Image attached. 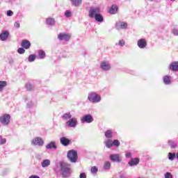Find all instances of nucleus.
I'll return each mask as SVG.
<instances>
[{"instance_id":"f257e3e1","label":"nucleus","mask_w":178,"mask_h":178,"mask_svg":"<svg viewBox=\"0 0 178 178\" xmlns=\"http://www.w3.org/2000/svg\"><path fill=\"white\" fill-rule=\"evenodd\" d=\"M60 170L59 172L63 178L70 177L72 175V165L65 161H60L59 163Z\"/></svg>"},{"instance_id":"f03ea898","label":"nucleus","mask_w":178,"mask_h":178,"mask_svg":"<svg viewBox=\"0 0 178 178\" xmlns=\"http://www.w3.org/2000/svg\"><path fill=\"white\" fill-rule=\"evenodd\" d=\"M88 99L92 104H98L99 102H101V95L92 92L88 94Z\"/></svg>"},{"instance_id":"7ed1b4c3","label":"nucleus","mask_w":178,"mask_h":178,"mask_svg":"<svg viewBox=\"0 0 178 178\" xmlns=\"http://www.w3.org/2000/svg\"><path fill=\"white\" fill-rule=\"evenodd\" d=\"M67 158L68 159V161H70V162L72 163H76V162H77L78 158L77 152L74 149L68 151Z\"/></svg>"},{"instance_id":"20e7f679","label":"nucleus","mask_w":178,"mask_h":178,"mask_svg":"<svg viewBox=\"0 0 178 178\" xmlns=\"http://www.w3.org/2000/svg\"><path fill=\"white\" fill-rule=\"evenodd\" d=\"M99 13H101V8L99 7H90L88 11V16L90 19H94Z\"/></svg>"},{"instance_id":"39448f33","label":"nucleus","mask_w":178,"mask_h":178,"mask_svg":"<svg viewBox=\"0 0 178 178\" xmlns=\"http://www.w3.org/2000/svg\"><path fill=\"white\" fill-rule=\"evenodd\" d=\"M0 123H1L3 126H9L10 123V115L3 114L0 116Z\"/></svg>"},{"instance_id":"423d86ee","label":"nucleus","mask_w":178,"mask_h":178,"mask_svg":"<svg viewBox=\"0 0 178 178\" xmlns=\"http://www.w3.org/2000/svg\"><path fill=\"white\" fill-rule=\"evenodd\" d=\"M31 145H34L35 147H42V145H44V140L40 136L35 137L32 139Z\"/></svg>"},{"instance_id":"0eeeda50","label":"nucleus","mask_w":178,"mask_h":178,"mask_svg":"<svg viewBox=\"0 0 178 178\" xmlns=\"http://www.w3.org/2000/svg\"><path fill=\"white\" fill-rule=\"evenodd\" d=\"M100 69L103 70V72H109V70L112 69V67L109 61L103 60L100 63Z\"/></svg>"},{"instance_id":"6e6552de","label":"nucleus","mask_w":178,"mask_h":178,"mask_svg":"<svg viewBox=\"0 0 178 178\" xmlns=\"http://www.w3.org/2000/svg\"><path fill=\"white\" fill-rule=\"evenodd\" d=\"M94 122V117L91 114L83 115L81 118V123H92Z\"/></svg>"},{"instance_id":"1a4fd4ad","label":"nucleus","mask_w":178,"mask_h":178,"mask_svg":"<svg viewBox=\"0 0 178 178\" xmlns=\"http://www.w3.org/2000/svg\"><path fill=\"white\" fill-rule=\"evenodd\" d=\"M71 37L70 34L66 33H61L58 35V39L60 41H70Z\"/></svg>"},{"instance_id":"9d476101","label":"nucleus","mask_w":178,"mask_h":178,"mask_svg":"<svg viewBox=\"0 0 178 178\" xmlns=\"http://www.w3.org/2000/svg\"><path fill=\"white\" fill-rule=\"evenodd\" d=\"M127 23L122 21H118L115 23V29L117 30H126L127 29Z\"/></svg>"},{"instance_id":"9b49d317","label":"nucleus","mask_w":178,"mask_h":178,"mask_svg":"<svg viewBox=\"0 0 178 178\" xmlns=\"http://www.w3.org/2000/svg\"><path fill=\"white\" fill-rule=\"evenodd\" d=\"M66 124L67 127H72V129H75V127L77 126V118H72L70 120L67 121Z\"/></svg>"},{"instance_id":"f8f14e48","label":"nucleus","mask_w":178,"mask_h":178,"mask_svg":"<svg viewBox=\"0 0 178 178\" xmlns=\"http://www.w3.org/2000/svg\"><path fill=\"white\" fill-rule=\"evenodd\" d=\"M110 159L112 162H117L118 163H120L122 162V157L119 154H111Z\"/></svg>"},{"instance_id":"ddd939ff","label":"nucleus","mask_w":178,"mask_h":178,"mask_svg":"<svg viewBox=\"0 0 178 178\" xmlns=\"http://www.w3.org/2000/svg\"><path fill=\"white\" fill-rule=\"evenodd\" d=\"M137 45L140 49H144L147 47V40L142 38L137 42Z\"/></svg>"},{"instance_id":"4468645a","label":"nucleus","mask_w":178,"mask_h":178,"mask_svg":"<svg viewBox=\"0 0 178 178\" xmlns=\"http://www.w3.org/2000/svg\"><path fill=\"white\" fill-rule=\"evenodd\" d=\"M9 38V31H3L0 33V40L1 41H6Z\"/></svg>"},{"instance_id":"2eb2a0df","label":"nucleus","mask_w":178,"mask_h":178,"mask_svg":"<svg viewBox=\"0 0 178 178\" xmlns=\"http://www.w3.org/2000/svg\"><path fill=\"white\" fill-rule=\"evenodd\" d=\"M140 163V159L138 157L136 158H131V160L128 162L129 166H137Z\"/></svg>"},{"instance_id":"dca6fc26","label":"nucleus","mask_w":178,"mask_h":178,"mask_svg":"<svg viewBox=\"0 0 178 178\" xmlns=\"http://www.w3.org/2000/svg\"><path fill=\"white\" fill-rule=\"evenodd\" d=\"M22 47L24 49H29L31 47V43L28 40H23L22 41Z\"/></svg>"},{"instance_id":"f3484780","label":"nucleus","mask_w":178,"mask_h":178,"mask_svg":"<svg viewBox=\"0 0 178 178\" xmlns=\"http://www.w3.org/2000/svg\"><path fill=\"white\" fill-rule=\"evenodd\" d=\"M60 143L63 145L64 147H67L69 144H70V140L66 137H62L60 138Z\"/></svg>"},{"instance_id":"a211bd4d","label":"nucleus","mask_w":178,"mask_h":178,"mask_svg":"<svg viewBox=\"0 0 178 178\" xmlns=\"http://www.w3.org/2000/svg\"><path fill=\"white\" fill-rule=\"evenodd\" d=\"M57 148L58 146H56V143L55 141H51L46 145L47 149H57Z\"/></svg>"},{"instance_id":"6ab92c4d","label":"nucleus","mask_w":178,"mask_h":178,"mask_svg":"<svg viewBox=\"0 0 178 178\" xmlns=\"http://www.w3.org/2000/svg\"><path fill=\"white\" fill-rule=\"evenodd\" d=\"M104 136L108 140L113 138V131L112 129H108L104 132Z\"/></svg>"},{"instance_id":"aec40b11","label":"nucleus","mask_w":178,"mask_h":178,"mask_svg":"<svg viewBox=\"0 0 178 178\" xmlns=\"http://www.w3.org/2000/svg\"><path fill=\"white\" fill-rule=\"evenodd\" d=\"M170 70L172 72H178V62L175 61L170 65Z\"/></svg>"},{"instance_id":"412c9836","label":"nucleus","mask_w":178,"mask_h":178,"mask_svg":"<svg viewBox=\"0 0 178 178\" xmlns=\"http://www.w3.org/2000/svg\"><path fill=\"white\" fill-rule=\"evenodd\" d=\"M118 6L113 5L108 10V13H111V15H115L118 13Z\"/></svg>"},{"instance_id":"4be33fe9","label":"nucleus","mask_w":178,"mask_h":178,"mask_svg":"<svg viewBox=\"0 0 178 178\" xmlns=\"http://www.w3.org/2000/svg\"><path fill=\"white\" fill-rule=\"evenodd\" d=\"M104 144L106 148H112L113 147V140L107 139V140L104 141Z\"/></svg>"},{"instance_id":"5701e85b","label":"nucleus","mask_w":178,"mask_h":178,"mask_svg":"<svg viewBox=\"0 0 178 178\" xmlns=\"http://www.w3.org/2000/svg\"><path fill=\"white\" fill-rule=\"evenodd\" d=\"M51 165V160L44 159L41 163L42 168H48Z\"/></svg>"},{"instance_id":"b1692460","label":"nucleus","mask_w":178,"mask_h":178,"mask_svg":"<svg viewBox=\"0 0 178 178\" xmlns=\"http://www.w3.org/2000/svg\"><path fill=\"white\" fill-rule=\"evenodd\" d=\"M93 19H95V20H96V22H98L99 23H102V22H104V17H102L101 13L94 17Z\"/></svg>"},{"instance_id":"393cba45","label":"nucleus","mask_w":178,"mask_h":178,"mask_svg":"<svg viewBox=\"0 0 178 178\" xmlns=\"http://www.w3.org/2000/svg\"><path fill=\"white\" fill-rule=\"evenodd\" d=\"M71 3L73 6L79 7L81 5L83 1L82 0H70Z\"/></svg>"},{"instance_id":"a878e982","label":"nucleus","mask_w":178,"mask_h":178,"mask_svg":"<svg viewBox=\"0 0 178 178\" xmlns=\"http://www.w3.org/2000/svg\"><path fill=\"white\" fill-rule=\"evenodd\" d=\"M8 86V82L6 81H0V92L3 91V88Z\"/></svg>"},{"instance_id":"bb28decb","label":"nucleus","mask_w":178,"mask_h":178,"mask_svg":"<svg viewBox=\"0 0 178 178\" xmlns=\"http://www.w3.org/2000/svg\"><path fill=\"white\" fill-rule=\"evenodd\" d=\"M163 81L164 84L169 86V84H170V76L168 75L165 76L163 79Z\"/></svg>"},{"instance_id":"cd10ccee","label":"nucleus","mask_w":178,"mask_h":178,"mask_svg":"<svg viewBox=\"0 0 178 178\" xmlns=\"http://www.w3.org/2000/svg\"><path fill=\"white\" fill-rule=\"evenodd\" d=\"M46 22L49 26H55V19L54 18H47Z\"/></svg>"},{"instance_id":"c85d7f7f","label":"nucleus","mask_w":178,"mask_h":178,"mask_svg":"<svg viewBox=\"0 0 178 178\" xmlns=\"http://www.w3.org/2000/svg\"><path fill=\"white\" fill-rule=\"evenodd\" d=\"M38 54L40 59H45V51H44L43 50H38Z\"/></svg>"},{"instance_id":"c756f323","label":"nucleus","mask_w":178,"mask_h":178,"mask_svg":"<svg viewBox=\"0 0 178 178\" xmlns=\"http://www.w3.org/2000/svg\"><path fill=\"white\" fill-rule=\"evenodd\" d=\"M168 158L169 161H175V159L176 158V153L169 152L168 154Z\"/></svg>"},{"instance_id":"7c9ffc66","label":"nucleus","mask_w":178,"mask_h":178,"mask_svg":"<svg viewBox=\"0 0 178 178\" xmlns=\"http://www.w3.org/2000/svg\"><path fill=\"white\" fill-rule=\"evenodd\" d=\"M63 120H70L72 119V114L70 113H66L63 115Z\"/></svg>"},{"instance_id":"2f4dec72","label":"nucleus","mask_w":178,"mask_h":178,"mask_svg":"<svg viewBox=\"0 0 178 178\" xmlns=\"http://www.w3.org/2000/svg\"><path fill=\"white\" fill-rule=\"evenodd\" d=\"M168 145H170L171 149H175L176 147H177V143L173 141V140H169Z\"/></svg>"},{"instance_id":"473e14b6","label":"nucleus","mask_w":178,"mask_h":178,"mask_svg":"<svg viewBox=\"0 0 178 178\" xmlns=\"http://www.w3.org/2000/svg\"><path fill=\"white\" fill-rule=\"evenodd\" d=\"M111 162L105 161L103 168L105 170H109V169H111Z\"/></svg>"},{"instance_id":"72a5a7b5","label":"nucleus","mask_w":178,"mask_h":178,"mask_svg":"<svg viewBox=\"0 0 178 178\" xmlns=\"http://www.w3.org/2000/svg\"><path fill=\"white\" fill-rule=\"evenodd\" d=\"M90 172L92 175H97V173H98V168H97V166H92L90 168Z\"/></svg>"},{"instance_id":"f704fd0d","label":"nucleus","mask_w":178,"mask_h":178,"mask_svg":"<svg viewBox=\"0 0 178 178\" xmlns=\"http://www.w3.org/2000/svg\"><path fill=\"white\" fill-rule=\"evenodd\" d=\"M120 142L119 141V140L115 139L113 141V147H120Z\"/></svg>"},{"instance_id":"c9c22d12","label":"nucleus","mask_w":178,"mask_h":178,"mask_svg":"<svg viewBox=\"0 0 178 178\" xmlns=\"http://www.w3.org/2000/svg\"><path fill=\"white\" fill-rule=\"evenodd\" d=\"M28 60L29 62H34L35 60V55L34 54L29 55V56L28 57Z\"/></svg>"},{"instance_id":"e433bc0d","label":"nucleus","mask_w":178,"mask_h":178,"mask_svg":"<svg viewBox=\"0 0 178 178\" xmlns=\"http://www.w3.org/2000/svg\"><path fill=\"white\" fill-rule=\"evenodd\" d=\"M25 87L27 91H31V90H33V85H31L30 83H26Z\"/></svg>"},{"instance_id":"4c0bfd02","label":"nucleus","mask_w":178,"mask_h":178,"mask_svg":"<svg viewBox=\"0 0 178 178\" xmlns=\"http://www.w3.org/2000/svg\"><path fill=\"white\" fill-rule=\"evenodd\" d=\"M65 16L67 18L72 17V11L71 10H66L65 12Z\"/></svg>"},{"instance_id":"58836bf2","label":"nucleus","mask_w":178,"mask_h":178,"mask_svg":"<svg viewBox=\"0 0 178 178\" xmlns=\"http://www.w3.org/2000/svg\"><path fill=\"white\" fill-rule=\"evenodd\" d=\"M164 178H173V175L169 172H167L164 174Z\"/></svg>"},{"instance_id":"ea45409f","label":"nucleus","mask_w":178,"mask_h":178,"mask_svg":"<svg viewBox=\"0 0 178 178\" xmlns=\"http://www.w3.org/2000/svg\"><path fill=\"white\" fill-rule=\"evenodd\" d=\"M125 44H126V42L124 40H119L118 44L119 47H124Z\"/></svg>"},{"instance_id":"a19ab883","label":"nucleus","mask_w":178,"mask_h":178,"mask_svg":"<svg viewBox=\"0 0 178 178\" xmlns=\"http://www.w3.org/2000/svg\"><path fill=\"white\" fill-rule=\"evenodd\" d=\"M17 52H18V54L22 55V54H24V52H26V50L24 49V48L19 47L17 49Z\"/></svg>"},{"instance_id":"79ce46f5","label":"nucleus","mask_w":178,"mask_h":178,"mask_svg":"<svg viewBox=\"0 0 178 178\" xmlns=\"http://www.w3.org/2000/svg\"><path fill=\"white\" fill-rule=\"evenodd\" d=\"M3 144H6V139L2 138V136H0V145H3Z\"/></svg>"},{"instance_id":"37998d69","label":"nucleus","mask_w":178,"mask_h":178,"mask_svg":"<svg viewBox=\"0 0 178 178\" xmlns=\"http://www.w3.org/2000/svg\"><path fill=\"white\" fill-rule=\"evenodd\" d=\"M131 156H133V155L131 154V152H127L125 154L126 158H131Z\"/></svg>"},{"instance_id":"c03bdc74","label":"nucleus","mask_w":178,"mask_h":178,"mask_svg":"<svg viewBox=\"0 0 178 178\" xmlns=\"http://www.w3.org/2000/svg\"><path fill=\"white\" fill-rule=\"evenodd\" d=\"M14 27H15V29H19V28H20V23H19V22H15V23L14 24Z\"/></svg>"},{"instance_id":"a18cd8bd","label":"nucleus","mask_w":178,"mask_h":178,"mask_svg":"<svg viewBox=\"0 0 178 178\" xmlns=\"http://www.w3.org/2000/svg\"><path fill=\"white\" fill-rule=\"evenodd\" d=\"M172 33L174 34V35H178V29H172Z\"/></svg>"},{"instance_id":"49530a36","label":"nucleus","mask_w":178,"mask_h":178,"mask_svg":"<svg viewBox=\"0 0 178 178\" xmlns=\"http://www.w3.org/2000/svg\"><path fill=\"white\" fill-rule=\"evenodd\" d=\"M7 16H13V11L9 10L7 11Z\"/></svg>"},{"instance_id":"de8ad7c7","label":"nucleus","mask_w":178,"mask_h":178,"mask_svg":"<svg viewBox=\"0 0 178 178\" xmlns=\"http://www.w3.org/2000/svg\"><path fill=\"white\" fill-rule=\"evenodd\" d=\"M79 177L80 178H87V175H86V173L82 172L80 174Z\"/></svg>"},{"instance_id":"09e8293b","label":"nucleus","mask_w":178,"mask_h":178,"mask_svg":"<svg viewBox=\"0 0 178 178\" xmlns=\"http://www.w3.org/2000/svg\"><path fill=\"white\" fill-rule=\"evenodd\" d=\"M26 106L27 108H31V106H33V102H31L29 103H27Z\"/></svg>"},{"instance_id":"8fccbe9b","label":"nucleus","mask_w":178,"mask_h":178,"mask_svg":"<svg viewBox=\"0 0 178 178\" xmlns=\"http://www.w3.org/2000/svg\"><path fill=\"white\" fill-rule=\"evenodd\" d=\"M13 62H14L13 58H11L8 60V63H10V65H13Z\"/></svg>"},{"instance_id":"3c124183","label":"nucleus","mask_w":178,"mask_h":178,"mask_svg":"<svg viewBox=\"0 0 178 178\" xmlns=\"http://www.w3.org/2000/svg\"><path fill=\"white\" fill-rule=\"evenodd\" d=\"M29 178H40L38 175H31Z\"/></svg>"},{"instance_id":"603ef678","label":"nucleus","mask_w":178,"mask_h":178,"mask_svg":"<svg viewBox=\"0 0 178 178\" xmlns=\"http://www.w3.org/2000/svg\"><path fill=\"white\" fill-rule=\"evenodd\" d=\"M120 177H121V178H127V177H126V175H124V174H122V175H120Z\"/></svg>"},{"instance_id":"864d4df0","label":"nucleus","mask_w":178,"mask_h":178,"mask_svg":"<svg viewBox=\"0 0 178 178\" xmlns=\"http://www.w3.org/2000/svg\"><path fill=\"white\" fill-rule=\"evenodd\" d=\"M149 1H150V2H154V1H155V0H149Z\"/></svg>"},{"instance_id":"5fc2aeb1","label":"nucleus","mask_w":178,"mask_h":178,"mask_svg":"<svg viewBox=\"0 0 178 178\" xmlns=\"http://www.w3.org/2000/svg\"><path fill=\"white\" fill-rule=\"evenodd\" d=\"M170 1H172V2H174V1H175V0H170Z\"/></svg>"}]
</instances>
